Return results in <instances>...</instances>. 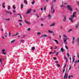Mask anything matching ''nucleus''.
<instances>
[{
    "mask_svg": "<svg viewBox=\"0 0 79 79\" xmlns=\"http://www.w3.org/2000/svg\"><path fill=\"white\" fill-rule=\"evenodd\" d=\"M15 40H13L11 41L10 42V44H12V43H14L15 42Z\"/></svg>",
    "mask_w": 79,
    "mask_h": 79,
    "instance_id": "nucleus-16",
    "label": "nucleus"
},
{
    "mask_svg": "<svg viewBox=\"0 0 79 79\" xmlns=\"http://www.w3.org/2000/svg\"><path fill=\"white\" fill-rule=\"evenodd\" d=\"M51 13L52 14V13H54V12H55V9L54 8H53V6H52L51 7Z\"/></svg>",
    "mask_w": 79,
    "mask_h": 79,
    "instance_id": "nucleus-3",
    "label": "nucleus"
},
{
    "mask_svg": "<svg viewBox=\"0 0 79 79\" xmlns=\"http://www.w3.org/2000/svg\"><path fill=\"white\" fill-rule=\"evenodd\" d=\"M71 77V76H69V77H68V78L69 79H70V78Z\"/></svg>",
    "mask_w": 79,
    "mask_h": 79,
    "instance_id": "nucleus-57",
    "label": "nucleus"
},
{
    "mask_svg": "<svg viewBox=\"0 0 79 79\" xmlns=\"http://www.w3.org/2000/svg\"><path fill=\"white\" fill-rule=\"evenodd\" d=\"M53 59H54V60H56V57H54L53 58Z\"/></svg>",
    "mask_w": 79,
    "mask_h": 79,
    "instance_id": "nucleus-31",
    "label": "nucleus"
},
{
    "mask_svg": "<svg viewBox=\"0 0 79 79\" xmlns=\"http://www.w3.org/2000/svg\"><path fill=\"white\" fill-rule=\"evenodd\" d=\"M64 42H66V40L64 39Z\"/></svg>",
    "mask_w": 79,
    "mask_h": 79,
    "instance_id": "nucleus-43",
    "label": "nucleus"
},
{
    "mask_svg": "<svg viewBox=\"0 0 79 79\" xmlns=\"http://www.w3.org/2000/svg\"><path fill=\"white\" fill-rule=\"evenodd\" d=\"M8 8H7L8 10H10L11 9V7L10 6H8Z\"/></svg>",
    "mask_w": 79,
    "mask_h": 79,
    "instance_id": "nucleus-22",
    "label": "nucleus"
},
{
    "mask_svg": "<svg viewBox=\"0 0 79 79\" xmlns=\"http://www.w3.org/2000/svg\"><path fill=\"white\" fill-rule=\"evenodd\" d=\"M71 66H70L69 68V71H70V70H71Z\"/></svg>",
    "mask_w": 79,
    "mask_h": 79,
    "instance_id": "nucleus-41",
    "label": "nucleus"
},
{
    "mask_svg": "<svg viewBox=\"0 0 79 79\" xmlns=\"http://www.w3.org/2000/svg\"><path fill=\"white\" fill-rule=\"evenodd\" d=\"M26 35H23V38H24V37H26Z\"/></svg>",
    "mask_w": 79,
    "mask_h": 79,
    "instance_id": "nucleus-25",
    "label": "nucleus"
},
{
    "mask_svg": "<svg viewBox=\"0 0 79 79\" xmlns=\"http://www.w3.org/2000/svg\"><path fill=\"white\" fill-rule=\"evenodd\" d=\"M41 21H44V19H43V18H41Z\"/></svg>",
    "mask_w": 79,
    "mask_h": 79,
    "instance_id": "nucleus-42",
    "label": "nucleus"
},
{
    "mask_svg": "<svg viewBox=\"0 0 79 79\" xmlns=\"http://www.w3.org/2000/svg\"><path fill=\"white\" fill-rule=\"evenodd\" d=\"M6 51V50L5 49H3L2 50V52H3L4 55H6V52H5V51Z\"/></svg>",
    "mask_w": 79,
    "mask_h": 79,
    "instance_id": "nucleus-6",
    "label": "nucleus"
},
{
    "mask_svg": "<svg viewBox=\"0 0 79 79\" xmlns=\"http://www.w3.org/2000/svg\"><path fill=\"white\" fill-rule=\"evenodd\" d=\"M2 7L4 8H5V6H4V5H2Z\"/></svg>",
    "mask_w": 79,
    "mask_h": 79,
    "instance_id": "nucleus-50",
    "label": "nucleus"
},
{
    "mask_svg": "<svg viewBox=\"0 0 79 79\" xmlns=\"http://www.w3.org/2000/svg\"><path fill=\"white\" fill-rule=\"evenodd\" d=\"M57 65L59 67H60V64H57Z\"/></svg>",
    "mask_w": 79,
    "mask_h": 79,
    "instance_id": "nucleus-38",
    "label": "nucleus"
},
{
    "mask_svg": "<svg viewBox=\"0 0 79 79\" xmlns=\"http://www.w3.org/2000/svg\"><path fill=\"white\" fill-rule=\"evenodd\" d=\"M41 34V33L40 32H38L37 33L38 35H39V34Z\"/></svg>",
    "mask_w": 79,
    "mask_h": 79,
    "instance_id": "nucleus-44",
    "label": "nucleus"
},
{
    "mask_svg": "<svg viewBox=\"0 0 79 79\" xmlns=\"http://www.w3.org/2000/svg\"><path fill=\"white\" fill-rule=\"evenodd\" d=\"M22 21V20H19V22H21V21Z\"/></svg>",
    "mask_w": 79,
    "mask_h": 79,
    "instance_id": "nucleus-53",
    "label": "nucleus"
},
{
    "mask_svg": "<svg viewBox=\"0 0 79 79\" xmlns=\"http://www.w3.org/2000/svg\"><path fill=\"white\" fill-rule=\"evenodd\" d=\"M72 31H73V29H70L68 31V32L69 33L70 32H71Z\"/></svg>",
    "mask_w": 79,
    "mask_h": 79,
    "instance_id": "nucleus-19",
    "label": "nucleus"
},
{
    "mask_svg": "<svg viewBox=\"0 0 79 79\" xmlns=\"http://www.w3.org/2000/svg\"><path fill=\"white\" fill-rule=\"evenodd\" d=\"M64 19H63V21L64 22H65L66 21V18L65 17V18H64Z\"/></svg>",
    "mask_w": 79,
    "mask_h": 79,
    "instance_id": "nucleus-13",
    "label": "nucleus"
},
{
    "mask_svg": "<svg viewBox=\"0 0 79 79\" xmlns=\"http://www.w3.org/2000/svg\"><path fill=\"white\" fill-rule=\"evenodd\" d=\"M0 62H2V58L0 59Z\"/></svg>",
    "mask_w": 79,
    "mask_h": 79,
    "instance_id": "nucleus-56",
    "label": "nucleus"
},
{
    "mask_svg": "<svg viewBox=\"0 0 79 79\" xmlns=\"http://www.w3.org/2000/svg\"><path fill=\"white\" fill-rule=\"evenodd\" d=\"M54 41L56 42V44H58V40H54Z\"/></svg>",
    "mask_w": 79,
    "mask_h": 79,
    "instance_id": "nucleus-10",
    "label": "nucleus"
},
{
    "mask_svg": "<svg viewBox=\"0 0 79 79\" xmlns=\"http://www.w3.org/2000/svg\"><path fill=\"white\" fill-rule=\"evenodd\" d=\"M48 17L49 19H50L51 17H50V14H49V15L48 16Z\"/></svg>",
    "mask_w": 79,
    "mask_h": 79,
    "instance_id": "nucleus-24",
    "label": "nucleus"
},
{
    "mask_svg": "<svg viewBox=\"0 0 79 79\" xmlns=\"http://www.w3.org/2000/svg\"><path fill=\"white\" fill-rule=\"evenodd\" d=\"M77 61L76 60L75 62V64H76V63H77Z\"/></svg>",
    "mask_w": 79,
    "mask_h": 79,
    "instance_id": "nucleus-49",
    "label": "nucleus"
},
{
    "mask_svg": "<svg viewBox=\"0 0 79 79\" xmlns=\"http://www.w3.org/2000/svg\"><path fill=\"white\" fill-rule=\"evenodd\" d=\"M13 6V9H16V7L15 6V5H14Z\"/></svg>",
    "mask_w": 79,
    "mask_h": 79,
    "instance_id": "nucleus-27",
    "label": "nucleus"
},
{
    "mask_svg": "<svg viewBox=\"0 0 79 79\" xmlns=\"http://www.w3.org/2000/svg\"><path fill=\"white\" fill-rule=\"evenodd\" d=\"M49 32L52 34V33H53L54 32L53 31H50V30H49Z\"/></svg>",
    "mask_w": 79,
    "mask_h": 79,
    "instance_id": "nucleus-18",
    "label": "nucleus"
},
{
    "mask_svg": "<svg viewBox=\"0 0 79 79\" xmlns=\"http://www.w3.org/2000/svg\"><path fill=\"white\" fill-rule=\"evenodd\" d=\"M65 71V69H64L62 73H64V72Z\"/></svg>",
    "mask_w": 79,
    "mask_h": 79,
    "instance_id": "nucleus-55",
    "label": "nucleus"
},
{
    "mask_svg": "<svg viewBox=\"0 0 79 79\" xmlns=\"http://www.w3.org/2000/svg\"><path fill=\"white\" fill-rule=\"evenodd\" d=\"M74 57H73V60H72V62H74Z\"/></svg>",
    "mask_w": 79,
    "mask_h": 79,
    "instance_id": "nucleus-29",
    "label": "nucleus"
},
{
    "mask_svg": "<svg viewBox=\"0 0 79 79\" xmlns=\"http://www.w3.org/2000/svg\"><path fill=\"white\" fill-rule=\"evenodd\" d=\"M18 15H19L20 17V18L21 19H22V17L21 16V15L20 14H18Z\"/></svg>",
    "mask_w": 79,
    "mask_h": 79,
    "instance_id": "nucleus-28",
    "label": "nucleus"
},
{
    "mask_svg": "<svg viewBox=\"0 0 79 79\" xmlns=\"http://www.w3.org/2000/svg\"><path fill=\"white\" fill-rule=\"evenodd\" d=\"M58 55V52H57V53L56 54V55Z\"/></svg>",
    "mask_w": 79,
    "mask_h": 79,
    "instance_id": "nucleus-62",
    "label": "nucleus"
},
{
    "mask_svg": "<svg viewBox=\"0 0 79 79\" xmlns=\"http://www.w3.org/2000/svg\"><path fill=\"white\" fill-rule=\"evenodd\" d=\"M47 35H42L41 36L42 37H47Z\"/></svg>",
    "mask_w": 79,
    "mask_h": 79,
    "instance_id": "nucleus-11",
    "label": "nucleus"
},
{
    "mask_svg": "<svg viewBox=\"0 0 79 79\" xmlns=\"http://www.w3.org/2000/svg\"><path fill=\"white\" fill-rule=\"evenodd\" d=\"M55 52H56V51H54L53 52V53H54V54H55Z\"/></svg>",
    "mask_w": 79,
    "mask_h": 79,
    "instance_id": "nucleus-51",
    "label": "nucleus"
},
{
    "mask_svg": "<svg viewBox=\"0 0 79 79\" xmlns=\"http://www.w3.org/2000/svg\"><path fill=\"white\" fill-rule=\"evenodd\" d=\"M19 25H20V26H22V23H19Z\"/></svg>",
    "mask_w": 79,
    "mask_h": 79,
    "instance_id": "nucleus-52",
    "label": "nucleus"
},
{
    "mask_svg": "<svg viewBox=\"0 0 79 79\" xmlns=\"http://www.w3.org/2000/svg\"><path fill=\"white\" fill-rule=\"evenodd\" d=\"M31 9H28L26 12L27 14H29L31 12Z\"/></svg>",
    "mask_w": 79,
    "mask_h": 79,
    "instance_id": "nucleus-5",
    "label": "nucleus"
},
{
    "mask_svg": "<svg viewBox=\"0 0 79 79\" xmlns=\"http://www.w3.org/2000/svg\"><path fill=\"white\" fill-rule=\"evenodd\" d=\"M31 3L32 5H34V4L35 3V1H34V0L33 1V2H31Z\"/></svg>",
    "mask_w": 79,
    "mask_h": 79,
    "instance_id": "nucleus-20",
    "label": "nucleus"
},
{
    "mask_svg": "<svg viewBox=\"0 0 79 79\" xmlns=\"http://www.w3.org/2000/svg\"><path fill=\"white\" fill-rule=\"evenodd\" d=\"M67 55H68V56H69V53H67Z\"/></svg>",
    "mask_w": 79,
    "mask_h": 79,
    "instance_id": "nucleus-54",
    "label": "nucleus"
},
{
    "mask_svg": "<svg viewBox=\"0 0 79 79\" xmlns=\"http://www.w3.org/2000/svg\"><path fill=\"white\" fill-rule=\"evenodd\" d=\"M67 65V64H66L64 66V68H65V67Z\"/></svg>",
    "mask_w": 79,
    "mask_h": 79,
    "instance_id": "nucleus-46",
    "label": "nucleus"
},
{
    "mask_svg": "<svg viewBox=\"0 0 79 79\" xmlns=\"http://www.w3.org/2000/svg\"><path fill=\"white\" fill-rule=\"evenodd\" d=\"M6 20L7 21H10V19H6Z\"/></svg>",
    "mask_w": 79,
    "mask_h": 79,
    "instance_id": "nucleus-36",
    "label": "nucleus"
},
{
    "mask_svg": "<svg viewBox=\"0 0 79 79\" xmlns=\"http://www.w3.org/2000/svg\"><path fill=\"white\" fill-rule=\"evenodd\" d=\"M76 41L77 42V44H79V38H78L77 39Z\"/></svg>",
    "mask_w": 79,
    "mask_h": 79,
    "instance_id": "nucleus-9",
    "label": "nucleus"
},
{
    "mask_svg": "<svg viewBox=\"0 0 79 79\" xmlns=\"http://www.w3.org/2000/svg\"><path fill=\"white\" fill-rule=\"evenodd\" d=\"M24 42V40H23L20 41V42L21 43L22 42Z\"/></svg>",
    "mask_w": 79,
    "mask_h": 79,
    "instance_id": "nucleus-47",
    "label": "nucleus"
},
{
    "mask_svg": "<svg viewBox=\"0 0 79 79\" xmlns=\"http://www.w3.org/2000/svg\"><path fill=\"white\" fill-rule=\"evenodd\" d=\"M77 25L78 26H79V22H78V23L77 24Z\"/></svg>",
    "mask_w": 79,
    "mask_h": 79,
    "instance_id": "nucleus-63",
    "label": "nucleus"
},
{
    "mask_svg": "<svg viewBox=\"0 0 79 79\" xmlns=\"http://www.w3.org/2000/svg\"><path fill=\"white\" fill-rule=\"evenodd\" d=\"M71 42L73 44H74V40H73L72 41H71Z\"/></svg>",
    "mask_w": 79,
    "mask_h": 79,
    "instance_id": "nucleus-21",
    "label": "nucleus"
},
{
    "mask_svg": "<svg viewBox=\"0 0 79 79\" xmlns=\"http://www.w3.org/2000/svg\"><path fill=\"white\" fill-rule=\"evenodd\" d=\"M60 50L62 52H63L64 51V49H63V48H61Z\"/></svg>",
    "mask_w": 79,
    "mask_h": 79,
    "instance_id": "nucleus-17",
    "label": "nucleus"
},
{
    "mask_svg": "<svg viewBox=\"0 0 79 79\" xmlns=\"http://www.w3.org/2000/svg\"><path fill=\"white\" fill-rule=\"evenodd\" d=\"M63 36H64V37H67V36H66V35H63Z\"/></svg>",
    "mask_w": 79,
    "mask_h": 79,
    "instance_id": "nucleus-45",
    "label": "nucleus"
},
{
    "mask_svg": "<svg viewBox=\"0 0 79 79\" xmlns=\"http://www.w3.org/2000/svg\"><path fill=\"white\" fill-rule=\"evenodd\" d=\"M67 8H68V9H69V10L70 11H73V9H72L71 7V6L70 5L67 6Z\"/></svg>",
    "mask_w": 79,
    "mask_h": 79,
    "instance_id": "nucleus-2",
    "label": "nucleus"
},
{
    "mask_svg": "<svg viewBox=\"0 0 79 79\" xmlns=\"http://www.w3.org/2000/svg\"><path fill=\"white\" fill-rule=\"evenodd\" d=\"M63 17H64V18H66V16H65V15H62Z\"/></svg>",
    "mask_w": 79,
    "mask_h": 79,
    "instance_id": "nucleus-39",
    "label": "nucleus"
},
{
    "mask_svg": "<svg viewBox=\"0 0 79 79\" xmlns=\"http://www.w3.org/2000/svg\"><path fill=\"white\" fill-rule=\"evenodd\" d=\"M44 11H46V7L45 6L44 8Z\"/></svg>",
    "mask_w": 79,
    "mask_h": 79,
    "instance_id": "nucleus-35",
    "label": "nucleus"
},
{
    "mask_svg": "<svg viewBox=\"0 0 79 79\" xmlns=\"http://www.w3.org/2000/svg\"><path fill=\"white\" fill-rule=\"evenodd\" d=\"M36 16H37L38 18H39V15H38V14H36Z\"/></svg>",
    "mask_w": 79,
    "mask_h": 79,
    "instance_id": "nucleus-40",
    "label": "nucleus"
},
{
    "mask_svg": "<svg viewBox=\"0 0 79 79\" xmlns=\"http://www.w3.org/2000/svg\"><path fill=\"white\" fill-rule=\"evenodd\" d=\"M55 25V23H52L51 25H50V27H52L53 26H54Z\"/></svg>",
    "mask_w": 79,
    "mask_h": 79,
    "instance_id": "nucleus-7",
    "label": "nucleus"
},
{
    "mask_svg": "<svg viewBox=\"0 0 79 79\" xmlns=\"http://www.w3.org/2000/svg\"><path fill=\"white\" fill-rule=\"evenodd\" d=\"M52 53H53L52 52H49V54H52Z\"/></svg>",
    "mask_w": 79,
    "mask_h": 79,
    "instance_id": "nucleus-58",
    "label": "nucleus"
},
{
    "mask_svg": "<svg viewBox=\"0 0 79 79\" xmlns=\"http://www.w3.org/2000/svg\"><path fill=\"white\" fill-rule=\"evenodd\" d=\"M21 8H23V6H24L23 5V4H22L21 5Z\"/></svg>",
    "mask_w": 79,
    "mask_h": 79,
    "instance_id": "nucleus-23",
    "label": "nucleus"
},
{
    "mask_svg": "<svg viewBox=\"0 0 79 79\" xmlns=\"http://www.w3.org/2000/svg\"><path fill=\"white\" fill-rule=\"evenodd\" d=\"M32 50H34L35 49V47H33L32 48Z\"/></svg>",
    "mask_w": 79,
    "mask_h": 79,
    "instance_id": "nucleus-26",
    "label": "nucleus"
},
{
    "mask_svg": "<svg viewBox=\"0 0 79 79\" xmlns=\"http://www.w3.org/2000/svg\"><path fill=\"white\" fill-rule=\"evenodd\" d=\"M9 34V36H11V33L10 32Z\"/></svg>",
    "mask_w": 79,
    "mask_h": 79,
    "instance_id": "nucleus-48",
    "label": "nucleus"
},
{
    "mask_svg": "<svg viewBox=\"0 0 79 79\" xmlns=\"http://www.w3.org/2000/svg\"><path fill=\"white\" fill-rule=\"evenodd\" d=\"M5 35V37H7V33H6Z\"/></svg>",
    "mask_w": 79,
    "mask_h": 79,
    "instance_id": "nucleus-34",
    "label": "nucleus"
},
{
    "mask_svg": "<svg viewBox=\"0 0 79 79\" xmlns=\"http://www.w3.org/2000/svg\"><path fill=\"white\" fill-rule=\"evenodd\" d=\"M55 48H54V49H56L57 48V47H56V46H55Z\"/></svg>",
    "mask_w": 79,
    "mask_h": 79,
    "instance_id": "nucleus-59",
    "label": "nucleus"
},
{
    "mask_svg": "<svg viewBox=\"0 0 79 79\" xmlns=\"http://www.w3.org/2000/svg\"><path fill=\"white\" fill-rule=\"evenodd\" d=\"M68 74L65 73L64 77V79H67V78H68Z\"/></svg>",
    "mask_w": 79,
    "mask_h": 79,
    "instance_id": "nucleus-4",
    "label": "nucleus"
},
{
    "mask_svg": "<svg viewBox=\"0 0 79 79\" xmlns=\"http://www.w3.org/2000/svg\"><path fill=\"white\" fill-rule=\"evenodd\" d=\"M35 11H36V10H33V13H35Z\"/></svg>",
    "mask_w": 79,
    "mask_h": 79,
    "instance_id": "nucleus-60",
    "label": "nucleus"
},
{
    "mask_svg": "<svg viewBox=\"0 0 79 79\" xmlns=\"http://www.w3.org/2000/svg\"><path fill=\"white\" fill-rule=\"evenodd\" d=\"M31 30V28H28L27 29V30L28 31H30Z\"/></svg>",
    "mask_w": 79,
    "mask_h": 79,
    "instance_id": "nucleus-30",
    "label": "nucleus"
},
{
    "mask_svg": "<svg viewBox=\"0 0 79 79\" xmlns=\"http://www.w3.org/2000/svg\"><path fill=\"white\" fill-rule=\"evenodd\" d=\"M74 39H75V37H73L72 38V40H74Z\"/></svg>",
    "mask_w": 79,
    "mask_h": 79,
    "instance_id": "nucleus-33",
    "label": "nucleus"
},
{
    "mask_svg": "<svg viewBox=\"0 0 79 79\" xmlns=\"http://www.w3.org/2000/svg\"><path fill=\"white\" fill-rule=\"evenodd\" d=\"M78 26H79L77 25H76V28H78Z\"/></svg>",
    "mask_w": 79,
    "mask_h": 79,
    "instance_id": "nucleus-37",
    "label": "nucleus"
},
{
    "mask_svg": "<svg viewBox=\"0 0 79 79\" xmlns=\"http://www.w3.org/2000/svg\"><path fill=\"white\" fill-rule=\"evenodd\" d=\"M5 11L6 12L7 14H9L10 15H11V14H12V13H11V12H10L8 11L7 10H5Z\"/></svg>",
    "mask_w": 79,
    "mask_h": 79,
    "instance_id": "nucleus-8",
    "label": "nucleus"
},
{
    "mask_svg": "<svg viewBox=\"0 0 79 79\" xmlns=\"http://www.w3.org/2000/svg\"><path fill=\"white\" fill-rule=\"evenodd\" d=\"M77 13V12H73V15L71 16V18H69V19L71 21V23H73V18L76 17V14Z\"/></svg>",
    "mask_w": 79,
    "mask_h": 79,
    "instance_id": "nucleus-1",
    "label": "nucleus"
},
{
    "mask_svg": "<svg viewBox=\"0 0 79 79\" xmlns=\"http://www.w3.org/2000/svg\"><path fill=\"white\" fill-rule=\"evenodd\" d=\"M77 57L78 58H79V55H77Z\"/></svg>",
    "mask_w": 79,
    "mask_h": 79,
    "instance_id": "nucleus-64",
    "label": "nucleus"
},
{
    "mask_svg": "<svg viewBox=\"0 0 79 79\" xmlns=\"http://www.w3.org/2000/svg\"><path fill=\"white\" fill-rule=\"evenodd\" d=\"M18 34H19V33H17L16 34L12 35V37H13V36H16V35H18Z\"/></svg>",
    "mask_w": 79,
    "mask_h": 79,
    "instance_id": "nucleus-14",
    "label": "nucleus"
},
{
    "mask_svg": "<svg viewBox=\"0 0 79 79\" xmlns=\"http://www.w3.org/2000/svg\"><path fill=\"white\" fill-rule=\"evenodd\" d=\"M25 22L26 24H30V23H28V22L26 21V20H25Z\"/></svg>",
    "mask_w": 79,
    "mask_h": 79,
    "instance_id": "nucleus-15",
    "label": "nucleus"
},
{
    "mask_svg": "<svg viewBox=\"0 0 79 79\" xmlns=\"http://www.w3.org/2000/svg\"><path fill=\"white\" fill-rule=\"evenodd\" d=\"M65 47L68 50V47L66 46H65Z\"/></svg>",
    "mask_w": 79,
    "mask_h": 79,
    "instance_id": "nucleus-32",
    "label": "nucleus"
},
{
    "mask_svg": "<svg viewBox=\"0 0 79 79\" xmlns=\"http://www.w3.org/2000/svg\"><path fill=\"white\" fill-rule=\"evenodd\" d=\"M41 10L42 11V10H43V8H41Z\"/></svg>",
    "mask_w": 79,
    "mask_h": 79,
    "instance_id": "nucleus-61",
    "label": "nucleus"
},
{
    "mask_svg": "<svg viewBox=\"0 0 79 79\" xmlns=\"http://www.w3.org/2000/svg\"><path fill=\"white\" fill-rule=\"evenodd\" d=\"M23 2L25 5H27V2L26 1H24Z\"/></svg>",
    "mask_w": 79,
    "mask_h": 79,
    "instance_id": "nucleus-12",
    "label": "nucleus"
}]
</instances>
